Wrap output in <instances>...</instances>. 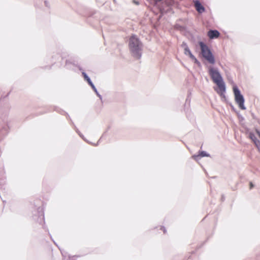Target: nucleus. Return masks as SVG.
<instances>
[{"label":"nucleus","mask_w":260,"mask_h":260,"mask_svg":"<svg viewBox=\"0 0 260 260\" xmlns=\"http://www.w3.org/2000/svg\"><path fill=\"white\" fill-rule=\"evenodd\" d=\"M208 72L213 82L217 85V87L220 88H223V84L225 83L218 70L210 67L208 68Z\"/></svg>","instance_id":"f03ea898"},{"label":"nucleus","mask_w":260,"mask_h":260,"mask_svg":"<svg viewBox=\"0 0 260 260\" xmlns=\"http://www.w3.org/2000/svg\"><path fill=\"white\" fill-rule=\"evenodd\" d=\"M105 133H106V132H104V133H103V135H102V137L103 136H104V135H105Z\"/></svg>","instance_id":"a878e982"},{"label":"nucleus","mask_w":260,"mask_h":260,"mask_svg":"<svg viewBox=\"0 0 260 260\" xmlns=\"http://www.w3.org/2000/svg\"><path fill=\"white\" fill-rule=\"evenodd\" d=\"M167 4L168 6L170 5H171V1H170L169 2H167Z\"/></svg>","instance_id":"412c9836"},{"label":"nucleus","mask_w":260,"mask_h":260,"mask_svg":"<svg viewBox=\"0 0 260 260\" xmlns=\"http://www.w3.org/2000/svg\"><path fill=\"white\" fill-rule=\"evenodd\" d=\"M249 185H250V189H252L254 185H253V184H252V182H250V184Z\"/></svg>","instance_id":"aec40b11"},{"label":"nucleus","mask_w":260,"mask_h":260,"mask_svg":"<svg viewBox=\"0 0 260 260\" xmlns=\"http://www.w3.org/2000/svg\"><path fill=\"white\" fill-rule=\"evenodd\" d=\"M4 169H3V166H2V167L0 168V174L1 175H2L4 173Z\"/></svg>","instance_id":"a211bd4d"},{"label":"nucleus","mask_w":260,"mask_h":260,"mask_svg":"<svg viewBox=\"0 0 260 260\" xmlns=\"http://www.w3.org/2000/svg\"><path fill=\"white\" fill-rule=\"evenodd\" d=\"M105 133H106V132H104V133H103V135H102V137L103 136H104V135H105Z\"/></svg>","instance_id":"393cba45"},{"label":"nucleus","mask_w":260,"mask_h":260,"mask_svg":"<svg viewBox=\"0 0 260 260\" xmlns=\"http://www.w3.org/2000/svg\"><path fill=\"white\" fill-rule=\"evenodd\" d=\"M101 139H102V137L100 138V140H99L98 142L101 140Z\"/></svg>","instance_id":"cd10ccee"},{"label":"nucleus","mask_w":260,"mask_h":260,"mask_svg":"<svg viewBox=\"0 0 260 260\" xmlns=\"http://www.w3.org/2000/svg\"><path fill=\"white\" fill-rule=\"evenodd\" d=\"M82 75L84 78V80L86 81L90 86L93 84V83L90 80V78L88 77V76L85 72H82Z\"/></svg>","instance_id":"f8f14e48"},{"label":"nucleus","mask_w":260,"mask_h":260,"mask_svg":"<svg viewBox=\"0 0 260 260\" xmlns=\"http://www.w3.org/2000/svg\"><path fill=\"white\" fill-rule=\"evenodd\" d=\"M224 87L222 88H214L215 90L217 93L221 96V98H225V95L224 94L226 90L225 84H223Z\"/></svg>","instance_id":"9d476101"},{"label":"nucleus","mask_w":260,"mask_h":260,"mask_svg":"<svg viewBox=\"0 0 260 260\" xmlns=\"http://www.w3.org/2000/svg\"><path fill=\"white\" fill-rule=\"evenodd\" d=\"M181 46L182 48H183L184 49V51H185L186 49H188L189 48L188 46H187V44L185 42H183L182 43Z\"/></svg>","instance_id":"4468645a"},{"label":"nucleus","mask_w":260,"mask_h":260,"mask_svg":"<svg viewBox=\"0 0 260 260\" xmlns=\"http://www.w3.org/2000/svg\"><path fill=\"white\" fill-rule=\"evenodd\" d=\"M233 92L235 95V100L236 103L239 105V108L242 110H245L244 106V98L241 93L240 90L237 86L233 87Z\"/></svg>","instance_id":"20e7f679"},{"label":"nucleus","mask_w":260,"mask_h":260,"mask_svg":"<svg viewBox=\"0 0 260 260\" xmlns=\"http://www.w3.org/2000/svg\"><path fill=\"white\" fill-rule=\"evenodd\" d=\"M161 229H163L164 233H166V229H165V228H164V227H161Z\"/></svg>","instance_id":"4be33fe9"},{"label":"nucleus","mask_w":260,"mask_h":260,"mask_svg":"<svg viewBox=\"0 0 260 260\" xmlns=\"http://www.w3.org/2000/svg\"><path fill=\"white\" fill-rule=\"evenodd\" d=\"M74 128L76 133L80 136V137L84 140L83 135L80 133L79 129L75 126H74Z\"/></svg>","instance_id":"dca6fc26"},{"label":"nucleus","mask_w":260,"mask_h":260,"mask_svg":"<svg viewBox=\"0 0 260 260\" xmlns=\"http://www.w3.org/2000/svg\"><path fill=\"white\" fill-rule=\"evenodd\" d=\"M220 36L219 32L217 30L210 29L208 32V36L211 39H216Z\"/></svg>","instance_id":"6e6552de"},{"label":"nucleus","mask_w":260,"mask_h":260,"mask_svg":"<svg viewBox=\"0 0 260 260\" xmlns=\"http://www.w3.org/2000/svg\"><path fill=\"white\" fill-rule=\"evenodd\" d=\"M199 45L200 47L202 56L210 63L214 64L215 62L214 56L209 47L202 41L199 42Z\"/></svg>","instance_id":"7ed1b4c3"},{"label":"nucleus","mask_w":260,"mask_h":260,"mask_svg":"<svg viewBox=\"0 0 260 260\" xmlns=\"http://www.w3.org/2000/svg\"><path fill=\"white\" fill-rule=\"evenodd\" d=\"M184 53L186 55L189 56V57L190 58V59H192L194 61V63L198 64V66L200 65V62L196 58V57L192 54L189 48H188V49H186V50L184 51Z\"/></svg>","instance_id":"0eeeda50"},{"label":"nucleus","mask_w":260,"mask_h":260,"mask_svg":"<svg viewBox=\"0 0 260 260\" xmlns=\"http://www.w3.org/2000/svg\"><path fill=\"white\" fill-rule=\"evenodd\" d=\"M105 133H106V132H104V133H103V135H102V137L103 136H104V135H105Z\"/></svg>","instance_id":"b1692460"},{"label":"nucleus","mask_w":260,"mask_h":260,"mask_svg":"<svg viewBox=\"0 0 260 260\" xmlns=\"http://www.w3.org/2000/svg\"><path fill=\"white\" fill-rule=\"evenodd\" d=\"M205 156L209 157L210 156V154L207 153L206 151H201L199 152V154L198 155H193L192 156V158L196 160H198L200 157Z\"/></svg>","instance_id":"9b49d317"},{"label":"nucleus","mask_w":260,"mask_h":260,"mask_svg":"<svg viewBox=\"0 0 260 260\" xmlns=\"http://www.w3.org/2000/svg\"><path fill=\"white\" fill-rule=\"evenodd\" d=\"M194 6L196 10L199 13H202L205 11L204 7L202 5L200 2L198 0L193 1Z\"/></svg>","instance_id":"423d86ee"},{"label":"nucleus","mask_w":260,"mask_h":260,"mask_svg":"<svg viewBox=\"0 0 260 260\" xmlns=\"http://www.w3.org/2000/svg\"><path fill=\"white\" fill-rule=\"evenodd\" d=\"M44 4L45 5L46 7H49V3L47 2V1H44Z\"/></svg>","instance_id":"6ab92c4d"},{"label":"nucleus","mask_w":260,"mask_h":260,"mask_svg":"<svg viewBox=\"0 0 260 260\" xmlns=\"http://www.w3.org/2000/svg\"><path fill=\"white\" fill-rule=\"evenodd\" d=\"M33 218L40 223H42L44 221V212L42 207H39L37 208V211H35V214H34Z\"/></svg>","instance_id":"39448f33"},{"label":"nucleus","mask_w":260,"mask_h":260,"mask_svg":"<svg viewBox=\"0 0 260 260\" xmlns=\"http://www.w3.org/2000/svg\"><path fill=\"white\" fill-rule=\"evenodd\" d=\"M91 87L92 88V89H93V90L94 91V92L95 93V94H96V95L100 98V99L101 100V101L102 102V95L99 93V92L98 91L96 87H95V86L94 85V84H92L91 86Z\"/></svg>","instance_id":"ddd939ff"},{"label":"nucleus","mask_w":260,"mask_h":260,"mask_svg":"<svg viewBox=\"0 0 260 260\" xmlns=\"http://www.w3.org/2000/svg\"><path fill=\"white\" fill-rule=\"evenodd\" d=\"M249 138L252 141L258 148L260 147V141L253 133L251 132L249 134Z\"/></svg>","instance_id":"1a4fd4ad"},{"label":"nucleus","mask_w":260,"mask_h":260,"mask_svg":"<svg viewBox=\"0 0 260 260\" xmlns=\"http://www.w3.org/2000/svg\"><path fill=\"white\" fill-rule=\"evenodd\" d=\"M223 199H224V197H223V196H222V200H223Z\"/></svg>","instance_id":"bb28decb"},{"label":"nucleus","mask_w":260,"mask_h":260,"mask_svg":"<svg viewBox=\"0 0 260 260\" xmlns=\"http://www.w3.org/2000/svg\"><path fill=\"white\" fill-rule=\"evenodd\" d=\"M72 64V62L69 60H66V66L68 69H71V67L70 66Z\"/></svg>","instance_id":"f3484780"},{"label":"nucleus","mask_w":260,"mask_h":260,"mask_svg":"<svg viewBox=\"0 0 260 260\" xmlns=\"http://www.w3.org/2000/svg\"><path fill=\"white\" fill-rule=\"evenodd\" d=\"M128 47L134 57L136 59L141 57L143 44L136 35H133L129 38Z\"/></svg>","instance_id":"f257e3e1"},{"label":"nucleus","mask_w":260,"mask_h":260,"mask_svg":"<svg viewBox=\"0 0 260 260\" xmlns=\"http://www.w3.org/2000/svg\"><path fill=\"white\" fill-rule=\"evenodd\" d=\"M60 112H61V114H62V113H65V112H64V111H60Z\"/></svg>","instance_id":"5701e85b"},{"label":"nucleus","mask_w":260,"mask_h":260,"mask_svg":"<svg viewBox=\"0 0 260 260\" xmlns=\"http://www.w3.org/2000/svg\"><path fill=\"white\" fill-rule=\"evenodd\" d=\"M74 128L76 133L80 136V137L84 140L83 135L80 133L79 129L75 126H74Z\"/></svg>","instance_id":"2eb2a0df"}]
</instances>
